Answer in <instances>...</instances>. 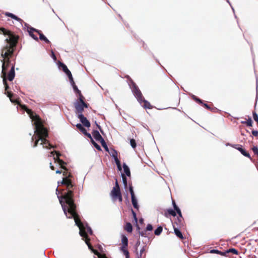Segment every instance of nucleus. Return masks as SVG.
I'll return each mask as SVG.
<instances>
[{
    "label": "nucleus",
    "mask_w": 258,
    "mask_h": 258,
    "mask_svg": "<svg viewBox=\"0 0 258 258\" xmlns=\"http://www.w3.org/2000/svg\"><path fill=\"white\" fill-rule=\"evenodd\" d=\"M64 177L61 181H58V185H64L66 186L68 191L64 192L62 196H59L58 188L56 189V194L59 199L60 204L61 205L63 212L68 218H73L75 220L76 225L79 228L80 235L82 238L85 241L86 243L90 249L92 250L98 256V258H107L106 257H101L98 254V252H95L90 244L89 241L90 239L88 237V234L89 233L92 235L93 233L92 230L90 227L87 224L85 225L79 218V216L76 212V206L74 203L73 200V189L74 184L72 181L73 176L71 173H68L66 171L63 173Z\"/></svg>",
    "instance_id": "nucleus-1"
},
{
    "label": "nucleus",
    "mask_w": 258,
    "mask_h": 258,
    "mask_svg": "<svg viewBox=\"0 0 258 258\" xmlns=\"http://www.w3.org/2000/svg\"><path fill=\"white\" fill-rule=\"evenodd\" d=\"M29 110L28 113L30 115L31 121L34 126V134L31 138L32 146L35 147L37 146L38 142L41 141L40 144L42 145L43 148L51 149L53 147L51 145L46 139L48 137V131L45 128L40 117L37 115L33 116L32 113Z\"/></svg>",
    "instance_id": "nucleus-2"
},
{
    "label": "nucleus",
    "mask_w": 258,
    "mask_h": 258,
    "mask_svg": "<svg viewBox=\"0 0 258 258\" xmlns=\"http://www.w3.org/2000/svg\"><path fill=\"white\" fill-rule=\"evenodd\" d=\"M0 31L5 35L8 37L6 39V44L1 51L0 60L2 62V77H6L7 71L10 64V31L5 29H1Z\"/></svg>",
    "instance_id": "nucleus-3"
},
{
    "label": "nucleus",
    "mask_w": 258,
    "mask_h": 258,
    "mask_svg": "<svg viewBox=\"0 0 258 258\" xmlns=\"http://www.w3.org/2000/svg\"><path fill=\"white\" fill-rule=\"evenodd\" d=\"M128 85L131 89H132V91L134 95L137 99L138 101L140 102V103L142 104V103H143L144 104L143 105V106L144 108L151 109L152 107L150 103L144 99L138 87L136 85V84L134 82V81L132 80H130L128 82Z\"/></svg>",
    "instance_id": "nucleus-4"
},
{
    "label": "nucleus",
    "mask_w": 258,
    "mask_h": 258,
    "mask_svg": "<svg viewBox=\"0 0 258 258\" xmlns=\"http://www.w3.org/2000/svg\"><path fill=\"white\" fill-rule=\"evenodd\" d=\"M84 99V97L81 96L79 98L78 101L75 103V112L78 115L80 114H83L84 108L88 107V104L85 102Z\"/></svg>",
    "instance_id": "nucleus-5"
},
{
    "label": "nucleus",
    "mask_w": 258,
    "mask_h": 258,
    "mask_svg": "<svg viewBox=\"0 0 258 258\" xmlns=\"http://www.w3.org/2000/svg\"><path fill=\"white\" fill-rule=\"evenodd\" d=\"M211 253H217L221 256L229 257L232 256V254H237L238 251L235 248H230L224 251H221L217 249H212L209 251Z\"/></svg>",
    "instance_id": "nucleus-6"
},
{
    "label": "nucleus",
    "mask_w": 258,
    "mask_h": 258,
    "mask_svg": "<svg viewBox=\"0 0 258 258\" xmlns=\"http://www.w3.org/2000/svg\"><path fill=\"white\" fill-rule=\"evenodd\" d=\"M50 156H53L54 160V163L58 164L60 168L67 170L65 165L66 163L64 162L62 160L59 159V156L61 154L59 153L56 152V151H51L50 153Z\"/></svg>",
    "instance_id": "nucleus-7"
},
{
    "label": "nucleus",
    "mask_w": 258,
    "mask_h": 258,
    "mask_svg": "<svg viewBox=\"0 0 258 258\" xmlns=\"http://www.w3.org/2000/svg\"><path fill=\"white\" fill-rule=\"evenodd\" d=\"M121 241L122 243V246L121 248V250H122L124 255L125 256V258H129V253L126 248L128 244L127 238L125 236H122Z\"/></svg>",
    "instance_id": "nucleus-8"
},
{
    "label": "nucleus",
    "mask_w": 258,
    "mask_h": 258,
    "mask_svg": "<svg viewBox=\"0 0 258 258\" xmlns=\"http://www.w3.org/2000/svg\"><path fill=\"white\" fill-rule=\"evenodd\" d=\"M25 26L27 27V31L29 35L35 40H38V38L34 32H36L39 34V30L29 26L27 23H24Z\"/></svg>",
    "instance_id": "nucleus-9"
},
{
    "label": "nucleus",
    "mask_w": 258,
    "mask_h": 258,
    "mask_svg": "<svg viewBox=\"0 0 258 258\" xmlns=\"http://www.w3.org/2000/svg\"><path fill=\"white\" fill-rule=\"evenodd\" d=\"M111 195L114 200L117 199V197L121 195L120 188L117 181L115 183V186L111 190Z\"/></svg>",
    "instance_id": "nucleus-10"
},
{
    "label": "nucleus",
    "mask_w": 258,
    "mask_h": 258,
    "mask_svg": "<svg viewBox=\"0 0 258 258\" xmlns=\"http://www.w3.org/2000/svg\"><path fill=\"white\" fill-rule=\"evenodd\" d=\"M78 118L80 119L81 123L86 127H90V123L86 117L83 114H80L78 115Z\"/></svg>",
    "instance_id": "nucleus-11"
},
{
    "label": "nucleus",
    "mask_w": 258,
    "mask_h": 258,
    "mask_svg": "<svg viewBox=\"0 0 258 258\" xmlns=\"http://www.w3.org/2000/svg\"><path fill=\"white\" fill-rule=\"evenodd\" d=\"M173 225L176 226V227L181 228L182 227H183L184 222L182 216H181L180 217L179 216V217L177 218V219L175 220V221L173 223Z\"/></svg>",
    "instance_id": "nucleus-12"
},
{
    "label": "nucleus",
    "mask_w": 258,
    "mask_h": 258,
    "mask_svg": "<svg viewBox=\"0 0 258 258\" xmlns=\"http://www.w3.org/2000/svg\"><path fill=\"white\" fill-rule=\"evenodd\" d=\"M92 135L94 139L97 141L100 142L103 140V138L100 135L99 132L98 131H94L92 133Z\"/></svg>",
    "instance_id": "nucleus-13"
},
{
    "label": "nucleus",
    "mask_w": 258,
    "mask_h": 258,
    "mask_svg": "<svg viewBox=\"0 0 258 258\" xmlns=\"http://www.w3.org/2000/svg\"><path fill=\"white\" fill-rule=\"evenodd\" d=\"M6 15L8 16V17H10L12 18V19H13L17 21H18L22 25L23 23H25L21 19L18 18L17 16H15V15H14L12 13L7 12L6 13Z\"/></svg>",
    "instance_id": "nucleus-14"
},
{
    "label": "nucleus",
    "mask_w": 258,
    "mask_h": 258,
    "mask_svg": "<svg viewBox=\"0 0 258 258\" xmlns=\"http://www.w3.org/2000/svg\"><path fill=\"white\" fill-rule=\"evenodd\" d=\"M15 76L14 66H12L10 72L8 74V79L10 81H13Z\"/></svg>",
    "instance_id": "nucleus-15"
},
{
    "label": "nucleus",
    "mask_w": 258,
    "mask_h": 258,
    "mask_svg": "<svg viewBox=\"0 0 258 258\" xmlns=\"http://www.w3.org/2000/svg\"><path fill=\"white\" fill-rule=\"evenodd\" d=\"M179 227H176V226L173 225V228L175 235L180 239H183V237L181 231L178 229Z\"/></svg>",
    "instance_id": "nucleus-16"
},
{
    "label": "nucleus",
    "mask_w": 258,
    "mask_h": 258,
    "mask_svg": "<svg viewBox=\"0 0 258 258\" xmlns=\"http://www.w3.org/2000/svg\"><path fill=\"white\" fill-rule=\"evenodd\" d=\"M123 168L124 173L126 176H130L131 175V172L129 167L127 166L125 163H123Z\"/></svg>",
    "instance_id": "nucleus-17"
},
{
    "label": "nucleus",
    "mask_w": 258,
    "mask_h": 258,
    "mask_svg": "<svg viewBox=\"0 0 258 258\" xmlns=\"http://www.w3.org/2000/svg\"><path fill=\"white\" fill-rule=\"evenodd\" d=\"M124 230L129 233H131L133 231L132 225L129 222L126 223L124 226Z\"/></svg>",
    "instance_id": "nucleus-18"
},
{
    "label": "nucleus",
    "mask_w": 258,
    "mask_h": 258,
    "mask_svg": "<svg viewBox=\"0 0 258 258\" xmlns=\"http://www.w3.org/2000/svg\"><path fill=\"white\" fill-rule=\"evenodd\" d=\"M131 199H132V202L134 207L135 209H138L139 205L138 204V201H137V199H136V197H131Z\"/></svg>",
    "instance_id": "nucleus-19"
},
{
    "label": "nucleus",
    "mask_w": 258,
    "mask_h": 258,
    "mask_svg": "<svg viewBox=\"0 0 258 258\" xmlns=\"http://www.w3.org/2000/svg\"><path fill=\"white\" fill-rule=\"evenodd\" d=\"M39 39L41 40L44 41L47 43H50V41H49V40L40 31H39Z\"/></svg>",
    "instance_id": "nucleus-20"
},
{
    "label": "nucleus",
    "mask_w": 258,
    "mask_h": 258,
    "mask_svg": "<svg viewBox=\"0 0 258 258\" xmlns=\"http://www.w3.org/2000/svg\"><path fill=\"white\" fill-rule=\"evenodd\" d=\"M237 149L240 152V153L244 156L247 157H250V155L248 153L246 152L241 147H238V148Z\"/></svg>",
    "instance_id": "nucleus-21"
},
{
    "label": "nucleus",
    "mask_w": 258,
    "mask_h": 258,
    "mask_svg": "<svg viewBox=\"0 0 258 258\" xmlns=\"http://www.w3.org/2000/svg\"><path fill=\"white\" fill-rule=\"evenodd\" d=\"M59 67L62 68L63 71L66 74V75L70 74L71 72L69 70L67 67L64 64L61 63Z\"/></svg>",
    "instance_id": "nucleus-22"
},
{
    "label": "nucleus",
    "mask_w": 258,
    "mask_h": 258,
    "mask_svg": "<svg viewBox=\"0 0 258 258\" xmlns=\"http://www.w3.org/2000/svg\"><path fill=\"white\" fill-rule=\"evenodd\" d=\"M76 127L78 129H79L83 134L86 133V130L82 126V125L80 123H78L76 125Z\"/></svg>",
    "instance_id": "nucleus-23"
},
{
    "label": "nucleus",
    "mask_w": 258,
    "mask_h": 258,
    "mask_svg": "<svg viewBox=\"0 0 258 258\" xmlns=\"http://www.w3.org/2000/svg\"><path fill=\"white\" fill-rule=\"evenodd\" d=\"M172 203H173L174 210H175L176 211V212L177 213V214H178V215L181 217V212L180 210L177 207V206L176 205L174 201H173Z\"/></svg>",
    "instance_id": "nucleus-24"
},
{
    "label": "nucleus",
    "mask_w": 258,
    "mask_h": 258,
    "mask_svg": "<svg viewBox=\"0 0 258 258\" xmlns=\"http://www.w3.org/2000/svg\"><path fill=\"white\" fill-rule=\"evenodd\" d=\"M172 203H173L174 210H175L176 211V212L177 213V214H178V215L181 217V212L180 210L177 207V206L176 205L174 201H173Z\"/></svg>",
    "instance_id": "nucleus-25"
},
{
    "label": "nucleus",
    "mask_w": 258,
    "mask_h": 258,
    "mask_svg": "<svg viewBox=\"0 0 258 258\" xmlns=\"http://www.w3.org/2000/svg\"><path fill=\"white\" fill-rule=\"evenodd\" d=\"M172 203H173L174 210H175L176 211V212L177 213V214H178V215L181 217V212L180 210L177 207V206L176 205L174 201H173Z\"/></svg>",
    "instance_id": "nucleus-26"
},
{
    "label": "nucleus",
    "mask_w": 258,
    "mask_h": 258,
    "mask_svg": "<svg viewBox=\"0 0 258 258\" xmlns=\"http://www.w3.org/2000/svg\"><path fill=\"white\" fill-rule=\"evenodd\" d=\"M172 203H173L174 210H175L176 211V212L177 213V214H178V215L181 217V212L180 210L177 207V206L176 205L174 201H173Z\"/></svg>",
    "instance_id": "nucleus-27"
},
{
    "label": "nucleus",
    "mask_w": 258,
    "mask_h": 258,
    "mask_svg": "<svg viewBox=\"0 0 258 258\" xmlns=\"http://www.w3.org/2000/svg\"><path fill=\"white\" fill-rule=\"evenodd\" d=\"M108 152L110 156L112 157L113 158L117 157V152L115 150L111 149L110 151H109Z\"/></svg>",
    "instance_id": "nucleus-28"
},
{
    "label": "nucleus",
    "mask_w": 258,
    "mask_h": 258,
    "mask_svg": "<svg viewBox=\"0 0 258 258\" xmlns=\"http://www.w3.org/2000/svg\"><path fill=\"white\" fill-rule=\"evenodd\" d=\"M74 91L79 96V97L81 96H83L81 94V91L78 89L77 86H76L75 84L72 85Z\"/></svg>",
    "instance_id": "nucleus-29"
},
{
    "label": "nucleus",
    "mask_w": 258,
    "mask_h": 258,
    "mask_svg": "<svg viewBox=\"0 0 258 258\" xmlns=\"http://www.w3.org/2000/svg\"><path fill=\"white\" fill-rule=\"evenodd\" d=\"M163 228L161 226H159L157 229H156L154 231V233L156 235H159L162 231Z\"/></svg>",
    "instance_id": "nucleus-30"
},
{
    "label": "nucleus",
    "mask_w": 258,
    "mask_h": 258,
    "mask_svg": "<svg viewBox=\"0 0 258 258\" xmlns=\"http://www.w3.org/2000/svg\"><path fill=\"white\" fill-rule=\"evenodd\" d=\"M102 146L104 148L106 151L109 152V149L107 147V145H106L104 140H102L100 142Z\"/></svg>",
    "instance_id": "nucleus-31"
},
{
    "label": "nucleus",
    "mask_w": 258,
    "mask_h": 258,
    "mask_svg": "<svg viewBox=\"0 0 258 258\" xmlns=\"http://www.w3.org/2000/svg\"><path fill=\"white\" fill-rule=\"evenodd\" d=\"M69 79V80H70V82L71 84L72 85H74L75 83L74 81V80H73V77H72V74H71V72L70 73V74H68L67 75Z\"/></svg>",
    "instance_id": "nucleus-32"
},
{
    "label": "nucleus",
    "mask_w": 258,
    "mask_h": 258,
    "mask_svg": "<svg viewBox=\"0 0 258 258\" xmlns=\"http://www.w3.org/2000/svg\"><path fill=\"white\" fill-rule=\"evenodd\" d=\"M147 231H148L146 230V229H145L143 231H140L139 232L141 236H143V237H147L148 236Z\"/></svg>",
    "instance_id": "nucleus-33"
},
{
    "label": "nucleus",
    "mask_w": 258,
    "mask_h": 258,
    "mask_svg": "<svg viewBox=\"0 0 258 258\" xmlns=\"http://www.w3.org/2000/svg\"><path fill=\"white\" fill-rule=\"evenodd\" d=\"M92 144L94 145V146L99 151H100L101 149V147L100 146L97 144L93 139H92Z\"/></svg>",
    "instance_id": "nucleus-34"
},
{
    "label": "nucleus",
    "mask_w": 258,
    "mask_h": 258,
    "mask_svg": "<svg viewBox=\"0 0 258 258\" xmlns=\"http://www.w3.org/2000/svg\"><path fill=\"white\" fill-rule=\"evenodd\" d=\"M130 144L131 146L133 148L135 149L136 148L137 145L135 140L132 139L130 140Z\"/></svg>",
    "instance_id": "nucleus-35"
},
{
    "label": "nucleus",
    "mask_w": 258,
    "mask_h": 258,
    "mask_svg": "<svg viewBox=\"0 0 258 258\" xmlns=\"http://www.w3.org/2000/svg\"><path fill=\"white\" fill-rule=\"evenodd\" d=\"M192 98L195 101H196L198 103L203 104L202 100L197 97L196 96L192 95Z\"/></svg>",
    "instance_id": "nucleus-36"
},
{
    "label": "nucleus",
    "mask_w": 258,
    "mask_h": 258,
    "mask_svg": "<svg viewBox=\"0 0 258 258\" xmlns=\"http://www.w3.org/2000/svg\"><path fill=\"white\" fill-rule=\"evenodd\" d=\"M252 150L254 154L258 157V148L256 146H253L252 148Z\"/></svg>",
    "instance_id": "nucleus-37"
},
{
    "label": "nucleus",
    "mask_w": 258,
    "mask_h": 258,
    "mask_svg": "<svg viewBox=\"0 0 258 258\" xmlns=\"http://www.w3.org/2000/svg\"><path fill=\"white\" fill-rule=\"evenodd\" d=\"M167 212L169 214L173 216H175L176 215L175 211L171 209H168L167 210Z\"/></svg>",
    "instance_id": "nucleus-38"
},
{
    "label": "nucleus",
    "mask_w": 258,
    "mask_h": 258,
    "mask_svg": "<svg viewBox=\"0 0 258 258\" xmlns=\"http://www.w3.org/2000/svg\"><path fill=\"white\" fill-rule=\"evenodd\" d=\"M122 178L123 183L124 186H127L126 177H125V176L124 174H122Z\"/></svg>",
    "instance_id": "nucleus-39"
},
{
    "label": "nucleus",
    "mask_w": 258,
    "mask_h": 258,
    "mask_svg": "<svg viewBox=\"0 0 258 258\" xmlns=\"http://www.w3.org/2000/svg\"><path fill=\"white\" fill-rule=\"evenodd\" d=\"M145 250H146V246H143V248L140 250V257L145 256V255H143V253L144 252Z\"/></svg>",
    "instance_id": "nucleus-40"
},
{
    "label": "nucleus",
    "mask_w": 258,
    "mask_h": 258,
    "mask_svg": "<svg viewBox=\"0 0 258 258\" xmlns=\"http://www.w3.org/2000/svg\"><path fill=\"white\" fill-rule=\"evenodd\" d=\"M246 124L247 126H251L252 124V120L250 118H249L248 120L246 121Z\"/></svg>",
    "instance_id": "nucleus-41"
},
{
    "label": "nucleus",
    "mask_w": 258,
    "mask_h": 258,
    "mask_svg": "<svg viewBox=\"0 0 258 258\" xmlns=\"http://www.w3.org/2000/svg\"><path fill=\"white\" fill-rule=\"evenodd\" d=\"M129 190L131 195V197H135L133 188L132 186H130Z\"/></svg>",
    "instance_id": "nucleus-42"
},
{
    "label": "nucleus",
    "mask_w": 258,
    "mask_h": 258,
    "mask_svg": "<svg viewBox=\"0 0 258 258\" xmlns=\"http://www.w3.org/2000/svg\"><path fill=\"white\" fill-rule=\"evenodd\" d=\"M146 229L147 231H152V229H153L152 225L151 224H148Z\"/></svg>",
    "instance_id": "nucleus-43"
},
{
    "label": "nucleus",
    "mask_w": 258,
    "mask_h": 258,
    "mask_svg": "<svg viewBox=\"0 0 258 258\" xmlns=\"http://www.w3.org/2000/svg\"><path fill=\"white\" fill-rule=\"evenodd\" d=\"M7 96L8 97H9L10 100L11 101V102H14V101H13V100L12 99V94L11 92H9V91H7Z\"/></svg>",
    "instance_id": "nucleus-44"
},
{
    "label": "nucleus",
    "mask_w": 258,
    "mask_h": 258,
    "mask_svg": "<svg viewBox=\"0 0 258 258\" xmlns=\"http://www.w3.org/2000/svg\"><path fill=\"white\" fill-rule=\"evenodd\" d=\"M132 214L133 215V217H134V220H135L136 222H137L138 219H137V218L136 214L135 212L133 210H132Z\"/></svg>",
    "instance_id": "nucleus-45"
},
{
    "label": "nucleus",
    "mask_w": 258,
    "mask_h": 258,
    "mask_svg": "<svg viewBox=\"0 0 258 258\" xmlns=\"http://www.w3.org/2000/svg\"><path fill=\"white\" fill-rule=\"evenodd\" d=\"M114 161H115L116 165H118V164H120V162L119 159H118L117 157L114 158Z\"/></svg>",
    "instance_id": "nucleus-46"
},
{
    "label": "nucleus",
    "mask_w": 258,
    "mask_h": 258,
    "mask_svg": "<svg viewBox=\"0 0 258 258\" xmlns=\"http://www.w3.org/2000/svg\"><path fill=\"white\" fill-rule=\"evenodd\" d=\"M252 134L254 136L256 137V136H257L258 135V131H252Z\"/></svg>",
    "instance_id": "nucleus-47"
},
{
    "label": "nucleus",
    "mask_w": 258,
    "mask_h": 258,
    "mask_svg": "<svg viewBox=\"0 0 258 258\" xmlns=\"http://www.w3.org/2000/svg\"><path fill=\"white\" fill-rule=\"evenodd\" d=\"M84 135H86V136H87V137H88L89 138H90L91 140H92V139H92V136H91V134H89V133H87V132H86V134H84Z\"/></svg>",
    "instance_id": "nucleus-48"
},
{
    "label": "nucleus",
    "mask_w": 258,
    "mask_h": 258,
    "mask_svg": "<svg viewBox=\"0 0 258 258\" xmlns=\"http://www.w3.org/2000/svg\"><path fill=\"white\" fill-rule=\"evenodd\" d=\"M51 57L53 58V59L55 60L56 59V57L53 51L51 52Z\"/></svg>",
    "instance_id": "nucleus-49"
},
{
    "label": "nucleus",
    "mask_w": 258,
    "mask_h": 258,
    "mask_svg": "<svg viewBox=\"0 0 258 258\" xmlns=\"http://www.w3.org/2000/svg\"><path fill=\"white\" fill-rule=\"evenodd\" d=\"M202 104H203V106H204L205 108H206L207 109H210V106H209L208 104H206V103H203Z\"/></svg>",
    "instance_id": "nucleus-50"
},
{
    "label": "nucleus",
    "mask_w": 258,
    "mask_h": 258,
    "mask_svg": "<svg viewBox=\"0 0 258 258\" xmlns=\"http://www.w3.org/2000/svg\"><path fill=\"white\" fill-rule=\"evenodd\" d=\"M117 199H118L119 202H122V198L121 194L120 195H119V196L117 197Z\"/></svg>",
    "instance_id": "nucleus-51"
},
{
    "label": "nucleus",
    "mask_w": 258,
    "mask_h": 258,
    "mask_svg": "<svg viewBox=\"0 0 258 258\" xmlns=\"http://www.w3.org/2000/svg\"><path fill=\"white\" fill-rule=\"evenodd\" d=\"M50 167L51 169L52 170H54L55 169L54 166L52 165V163L51 162L50 163Z\"/></svg>",
    "instance_id": "nucleus-52"
},
{
    "label": "nucleus",
    "mask_w": 258,
    "mask_h": 258,
    "mask_svg": "<svg viewBox=\"0 0 258 258\" xmlns=\"http://www.w3.org/2000/svg\"><path fill=\"white\" fill-rule=\"evenodd\" d=\"M117 167L119 170H121V164H118V165H117Z\"/></svg>",
    "instance_id": "nucleus-53"
},
{
    "label": "nucleus",
    "mask_w": 258,
    "mask_h": 258,
    "mask_svg": "<svg viewBox=\"0 0 258 258\" xmlns=\"http://www.w3.org/2000/svg\"><path fill=\"white\" fill-rule=\"evenodd\" d=\"M61 172H62V171L61 170H57L56 171V173H57V174H60Z\"/></svg>",
    "instance_id": "nucleus-54"
},
{
    "label": "nucleus",
    "mask_w": 258,
    "mask_h": 258,
    "mask_svg": "<svg viewBox=\"0 0 258 258\" xmlns=\"http://www.w3.org/2000/svg\"><path fill=\"white\" fill-rule=\"evenodd\" d=\"M238 145H234L233 146H232V147H233L234 148H235V149H237V148H238V147H237Z\"/></svg>",
    "instance_id": "nucleus-55"
},
{
    "label": "nucleus",
    "mask_w": 258,
    "mask_h": 258,
    "mask_svg": "<svg viewBox=\"0 0 258 258\" xmlns=\"http://www.w3.org/2000/svg\"><path fill=\"white\" fill-rule=\"evenodd\" d=\"M246 121H241V123L243 124H244V123H246Z\"/></svg>",
    "instance_id": "nucleus-56"
},
{
    "label": "nucleus",
    "mask_w": 258,
    "mask_h": 258,
    "mask_svg": "<svg viewBox=\"0 0 258 258\" xmlns=\"http://www.w3.org/2000/svg\"><path fill=\"white\" fill-rule=\"evenodd\" d=\"M97 125L98 127L99 128V130L101 131L100 126L98 124H97Z\"/></svg>",
    "instance_id": "nucleus-57"
},
{
    "label": "nucleus",
    "mask_w": 258,
    "mask_h": 258,
    "mask_svg": "<svg viewBox=\"0 0 258 258\" xmlns=\"http://www.w3.org/2000/svg\"><path fill=\"white\" fill-rule=\"evenodd\" d=\"M226 1H227V3H228L230 5V2H229V0H226Z\"/></svg>",
    "instance_id": "nucleus-58"
}]
</instances>
